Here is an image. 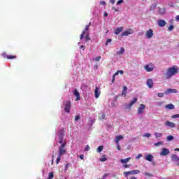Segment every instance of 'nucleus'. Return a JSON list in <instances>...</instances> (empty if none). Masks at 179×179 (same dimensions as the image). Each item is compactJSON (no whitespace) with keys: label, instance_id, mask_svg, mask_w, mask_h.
<instances>
[{"label":"nucleus","instance_id":"nucleus-58","mask_svg":"<svg viewBox=\"0 0 179 179\" xmlns=\"http://www.w3.org/2000/svg\"><path fill=\"white\" fill-rule=\"evenodd\" d=\"M141 157H142V154H138L136 159H141Z\"/></svg>","mask_w":179,"mask_h":179},{"label":"nucleus","instance_id":"nucleus-35","mask_svg":"<svg viewBox=\"0 0 179 179\" xmlns=\"http://www.w3.org/2000/svg\"><path fill=\"white\" fill-rule=\"evenodd\" d=\"M86 35H85V41H90V36H89V33H87V34H85Z\"/></svg>","mask_w":179,"mask_h":179},{"label":"nucleus","instance_id":"nucleus-40","mask_svg":"<svg viewBox=\"0 0 179 179\" xmlns=\"http://www.w3.org/2000/svg\"><path fill=\"white\" fill-rule=\"evenodd\" d=\"M93 61H96V62H99L100 59H101V57H96L95 59H92Z\"/></svg>","mask_w":179,"mask_h":179},{"label":"nucleus","instance_id":"nucleus-44","mask_svg":"<svg viewBox=\"0 0 179 179\" xmlns=\"http://www.w3.org/2000/svg\"><path fill=\"white\" fill-rule=\"evenodd\" d=\"M59 162H61V155L57 156V161H56L57 164H58Z\"/></svg>","mask_w":179,"mask_h":179},{"label":"nucleus","instance_id":"nucleus-1","mask_svg":"<svg viewBox=\"0 0 179 179\" xmlns=\"http://www.w3.org/2000/svg\"><path fill=\"white\" fill-rule=\"evenodd\" d=\"M178 67L177 66H173L169 69L166 72V76L168 79H170L171 76H174V75H177L178 73Z\"/></svg>","mask_w":179,"mask_h":179},{"label":"nucleus","instance_id":"nucleus-8","mask_svg":"<svg viewBox=\"0 0 179 179\" xmlns=\"http://www.w3.org/2000/svg\"><path fill=\"white\" fill-rule=\"evenodd\" d=\"M73 94L76 97V101H79V100H80V94L76 89L74 90Z\"/></svg>","mask_w":179,"mask_h":179},{"label":"nucleus","instance_id":"nucleus-23","mask_svg":"<svg viewBox=\"0 0 179 179\" xmlns=\"http://www.w3.org/2000/svg\"><path fill=\"white\" fill-rule=\"evenodd\" d=\"M159 13L160 14V15H164V13H165V12H166V8H164V7H163V8H160L159 9Z\"/></svg>","mask_w":179,"mask_h":179},{"label":"nucleus","instance_id":"nucleus-18","mask_svg":"<svg viewBox=\"0 0 179 179\" xmlns=\"http://www.w3.org/2000/svg\"><path fill=\"white\" fill-rule=\"evenodd\" d=\"M144 69H145L147 72H152L153 71V67H150L149 66V64H147L144 66Z\"/></svg>","mask_w":179,"mask_h":179},{"label":"nucleus","instance_id":"nucleus-9","mask_svg":"<svg viewBox=\"0 0 179 179\" xmlns=\"http://www.w3.org/2000/svg\"><path fill=\"white\" fill-rule=\"evenodd\" d=\"M170 153V150L167 148H162V150L160 152L161 156H167Z\"/></svg>","mask_w":179,"mask_h":179},{"label":"nucleus","instance_id":"nucleus-61","mask_svg":"<svg viewBox=\"0 0 179 179\" xmlns=\"http://www.w3.org/2000/svg\"><path fill=\"white\" fill-rule=\"evenodd\" d=\"M80 159H81V160H83V159H85V155H80Z\"/></svg>","mask_w":179,"mask_h":179},{"label":"nucleus","instance_id":"nucleus-24","mask_svg":"<svg viewBox=\"0 0 179 179\" xmlns=\"http://www.w3.org/2000/svg\"><path fill=\"white\" fill-rule=\"evenodd\" d=\"M156 8H157V4H152L150 7V10L153 11Z\"/></svg>","mask_w":179,"mask_h":179},{"label":"nucleus","instance_id":"nucleus-53","mask_svg":"<svg viewBox=\"0 0 179 179\" xmlns=\"http://www.w3.org/2000/svg\"><path fill=\"white\" fill-rule=\"evenodd\" d=\"M85 150L86 151L90 150V146H89V145H87Z\"/></svg>","mask_w":179,"mask_h":179},{"label":"nucleus","instance_id":"nucleus-62","mask_svg":"<svg viewBox=\"0 0 179 179\" xmlns=\"http://www.w3.org/2000/svg\"><path fill=\"white\" fill-rule=\"evenodd\" d=\"M117 150H121V147L120 146V144L117 145Z\"/></svg>","mask_w":179,"mask_h":179},{"label":"nucleus","instance_id":"nucleus-60","mask_svg":"<svg viewBox=\"0 0 179 179\" xmlns=\"http://www.w3.org/2000/svg\"><path fill=\"white\" fill-rule=\"evenodd\" d=\"M115 142L116 143V145H120V141L117 139H115Z\"/></svg>","mask_w":179,"mask_h":179},{"label":"nucleus","instance_id":"nucleus-27","mask_svg":"<svg viewBox=\"0 0 179 179\" xmlns=\"http://www.w3.org/2000/svg\"><path fill=\"white\" fill-rule=\"evenodd\" d=\"M155 138H162V136H163V134L162 133H159V132H156L155 133Z\"/></svg>","mask_w":179,"mask_h":179},{"label":"nucleus","instance_id":"nucleus-22","mask_svg":"<svg viewBox=\"0 0 179 179\" xmlns=\"http://www.w3.org/2000/svg\"><path fill=\"white\" fill-rule=\"evenodd\" d=\"M145 160H147L148 162H152V160H153V155H146Z\"/></svg>","mask_w":179,"mask_h":179},{"label":"nucleus","instance_id":"nucleus-30","mask_svg":"<svg viewBox=\"0 0 179 179\" xmlns=\"http://www.w3.org/2000/svg\"><path fill=\"white\" fill-rule=\"evenodd\" d=\"M103 149H104V146L103 145L99 146L97 148V152L100 153L101 152H103Z\"/></svg>","mask_w":179,"mask_h":179},{"label":"nucleus","instance_id":"nucleus-16","mask_svg":"<svg viewBox=\"0 0 179 179\" xmlns=\"http://www.w3.org/2000/svg\"><path fill=\"white\" fill-rule=\"evenodd\" d=\"M136 101H138V98H134L133 100L127 106L128 108H131V107H132V106H134Z\"/></svg>","mask_w":179,"mask_h":179},{"label":"nucleus","instance_id":"nucleus-7","mask_svg":"<svg viewBox=\"0 0 179 179\" xmlns=\"http://www.w3.org/2000/svg\"><path fill=\"white\" fill-rule=\"evenodd\" d=\"M145 36L147 38H152V37H153V29L146 31Z\"/></svg>","mask_w":179,"mask_h":179},{"label":"nucleus","instance_id":"nucleus-48","mask_svg":"<svg viewBox=\"0 0 179 179\" xmlns=\"http://www.w3.org/2000/svg\"><path fill=\"white\" fill-rule=\"evenodd\" d=\"M173 29H174V26L171 25V26L169 27L168 30H169V31H171V30H173Z\"/></svg>","mask_w":179,"mask_h":179},{"label":"nucleus","instance_id":"nucleus-39","mask_svg":"<svg viewBox=\"0 0 179 179\" xmlns=\"http://www.w3.org/2000/svg\"><path fill=\"white\" fill-rule=\"evenodd\" d=\"M120 73V75H124V71H122V70H120V71H117L115 73V75H119Z\"/></svg>","mask_w":179,"mask_h":179},{"label":"nucleus","instance_id":"nucleus-56","mask_svg":"<svg viewBox=\"0 0 179 179\" xmlns=\"http://www.w3.org/2000/svg\"><path fill=\"white\" fill-rule=\"evenodd\" d=\"M109 2L110 3H112V5H114V3H115V0H110Z\"/></svg>","mask_w":179,"mask_h":179},{"label":"nucleus","instance_id":"nucleus-54","mask_svg":"<svg viewBox=\"0 0 179 179\" xmlns=\"http://www.w3.org/2000/svg\"><path fill=\"white\" fill-rule=\"evenodd\" d=\"M164 93H158V97H164Z\"/></svg>","mask_w":179,"mask_h":179},{"label":"nucleus","instance_id":"nucleus-15","mask_svg":"<svg viewBox=\"0 0 179 179\" xmlns=\"http://www.w3.org/2000/svg\"><path fill=\"white\" fill-rule=\"evenodd\" d=\"M122 30H124V28L122 27H120L114 30V34L118 35L121 31H122Z\"/></svg>","mask_w":179,"mask_h":179},{"label":"nucleus","instance_id":"nucleus-46","mask_svg":"<svg viewBox=\"0 0 179 179\" xmlns=\"http://www.w3.org/2000/svg\"><path fill=\"white\" fill-rule=\"evenodd\" d=\"M65 146H66V143H62L59 149H64Z\"/></svg>","mask_w":179,"mask_h":179},{"label":"nucleus","instance_id":"nucleus-38","mask_svg":"<svg viewBox=\"0 0 179 179\" xmlns=\"http://www.w3.org/2000/svg\"><path fill=\"white\" fill-rule=\"evenodd\" d=\"M122 3H124V0H118L117 2H116V5L118 6L120 5H122Z\"/></svg>","mask_w":179,"mask_h":179},{"label":"nucleus","instance_id":"nucleus-47","mask_svg":"<svg viewBox=\"0 0 179 179\" xmlns=\"http://www.w3.org/2000/svg\"><path fill=\"white\" fill-rule=\"evenodd\" d=\"M171 118H173V119L179 118V114L173 115L171 116Z\"/></svg>","mask_w":179,"mask_h":179},{"label":"nucleus","instance_id":"nucleus-43","mask_svg":"<svg viewBox=\"0 0 179 179\" xmlns=\"http://www.w3.org/2000/svg\"><path fill=\"white\" fill-rule=\"evenodd\" d=\"M144 176H146V177H153V174L149 173H148V172H145V173H144Z\"/></svg>","mask_w":179,"mask_h":179},{"label":"nucleus","instance_id":"nucleus-6","mask_svg":"<svg viewBox=\"0 0 179 179\" xmlns=\"http://www.w3.org/2000/svg\"><path fill=\"white\" fill-rule=\"evenodd\" d=\"M101 92L100 91V87L96 86L95 87V90H94V96L96 99H99L100 97Z\"/></svg>","mask_w":179,"mask_h":179},{"label":"nucleus","instance_id":"nucleus-63","mask_svg":"<svg viewBox=\"0 0 179 179\" xmlns=\"http://www.w3.org/2000/svg\"><path fill=\"white\" fill-rule=\"evenodd\" d=\"M100 5H106V1H100Z\"/></svg>","mask_w":179,"mask_h":179},{"label":"nucleus","instance_id":"nucleus-64","mask_svg":"<svg viewBox=\"0 0 179 179\" xmlns=\"http://www.w3.org/2000/svg\"><path fill=\"white\" fill-rule=\"evenodd\" d=\"M178 20H179V15H177V16L176 17V22H178Z\"/></svg>","mask_w":179,"mask_h":179},{"label":"nucleus","instance_id":"nucleus-12","mask_svg":"<svg viewBox=\"0 0 179 179\" xmlns=\"http://www.w3.org/2000/svg\"><path fill=\"white\" fill-rule=\"evenodd\" d=\"M164 125L166 127H170V128H176V124L173 123V122H170L167 120L165 123Z\"/></svg>","mask_w":179,"mask_h":179},{"label":"nucleus","instance_id":"nucleus-4","mask_svg":"<svg viewBox=\"0 0 179 179\" xmlns=\"http://www.w3.org/2000/svg\"><path fill=\"white\" fill-rule=\"evenodd\" d=\"M64 111L66 113H70L71 111V101H66L64 105Z\"/></svg>","mask_w":179,"mask_h":179},{"label":"nucleus","instance_id":"nucleus-21","mask_svg":"<svg viewBox=\"0 0 179 179\" xmlns=\"http://www.w3.org/2000/svg\"><path fill=\"white\" fill-rule=\"evenodd\" d=\"M129 160H131V157H127L126 159H120V163L127 164V163H128V162H129Z\"/></svg>","mask_w":179,"mask_h":179},{"label":"nucleus","instance_id":"nucleus-13","mask_svg":"<svg viewBox=\"0 0 179 179\" xmlns=\"http://www.w3.org/2000/svg\"><path fill=\"white\" fill-rule=\"evenodd\" d=\"M147 85L150 89H152L153 87V80L151 78L148 79Z\"/></svg>","mask_w":179,"mask_h":179},{"label":"nucleus","instance_id":"nucleus-34","mask_svg":"<svg viewBox=\"0 0 179 179\" xmlns=\"http://www.w3.org/2000/svg\"><path fill=\"white\" fill-rule=\"evenodd\" d=\"M59 143H63L64 142V136H59Z\"/></svg>","mask_w":179,"mask_h":179},{"label":"nucleus","instance_id":"nucleus-42","mask_svg":"<svg viewBox=\"0 0 179 179\" xmlns=\"http://www.w3.org/2000/svg\"><path fill=\"white\" fill-rule=\"evenodd\" d=\"M143 136L145 138H150V136H152V134L150 133H146L143 134Z\"/></svg>","mask_w":179,"mask_h":179},{"label":"nucleus","instance_id":"nucleus-49","mask_svg":"<svg viewBox=\"0 0 179 179\" xmlns=\"http://www.w3.org/2000/svg\"><path fill=\"white\" fill-rule=\"evenodd\" d=\"M79 120H80V115H77L75 117V121H79Z\"/></svg>","mask_w":179,"mask_h":179},{"label":"nucleus","instance_id":"nucleus-55","mask_svg":"<svg viewBox=\"0 0 179 179\" xmlns=\"http://www.w3.org/2000/svg\"><path fill=\"white\" fill-rule=\"evenodd\" d=\"M2 56L3 57V58H8V55H6V53L5 52L2 54Z\"/></svg>","mask_w":179,"mask_h":179},{"label":"nucleus","instance_id":"nucleus-19","mask_svg":"<svg viewBox=\"0 0 179 179\" xmlns=\"http://www.w3.org/2000/svg\"><path fill=\"white\" fill-rule=\"evenodd\" d=\"M66 153V150L65 148H59V156H62Z\"/></svg>","mask_w":179,"mask_h":179},{"label":"nucleus","instance_id":"nucleus-25","mask_svg":"<svg viewBox=\"0 0 179 179\" xmlns=\"http://www.w3.org/2000/svg\"><path fill=\"white\" fill-rule=\"evenodd\" d=\"M106 118V114L104 113H99V120H104Z\"/></svg>","mask_w":179,"mask_h":179},{"label":"nucleus","instance_id":"nucleus-36","mask_svg":"<svg viewBox=\"0 0 179 179\" xmlns=\"http://www.w3.org/2000/svg\"><path fill=\"white\" fill-rule=\"evenodd\" d=\"M124 174L125 177H128V176L132 175V171L124 172Z\"/></svg>","mask_w":179,"mask_h":179},{"label":"nucleus","instance_id":"nucleus-51","mask_svg":"<svg viewBox=\"0 0 179 179\" xmlns=\"http://www.w3.org/2000/svg\"><path fill=\"white\" fill-rule=\"evenodd\" d=\"M124 169H129L131 167L130 164H124Z\"/></svg>","mask_w":179,"mask_h":179},{"label":"nucleus","instance_id":"nucleus-59","mask_svg":"<svg viewBox=\"0 0 179 179\" xmlns=\"http://www.w3.org/2000/svg\"><path fill=\"white\" fill-rule=\"evenodd\" d=\"M108 43H111V39H108V40L106 41V45H108Z\"/></svg>","mask_w":179,"mask_h":179},{"label":"nucleus","instance_id":"nucleus-26","mask_svg":"<svg viewBox=\"0 0 179 179\" xmlns=\"http://www.w3.org/2000/svg\"><path fill=\"white\" fill-rule=\"evenodd\" d=\"M124 52H125V49H124V48H121L119 52H117V54L119 55H122V54H124Z\"/></svg>","mask_w":179,"mask_h":179},{"label":"nucleus","instance_id":"nucleus-41","mask_svg":"<svg viewBox=\"0 0 179 179\" xmlns=\"http://www.w3.org/2000/svg\"><path fill=\"white\" fill-rule=\"evenodd\" d=\"M100 162H107V158L106 157V155H103V158H101Z\"/></svg>","mask_w":179,"mask_h":179},{"label":"nucleus","instance_id":"nucleus-28","mask_svg":"<svg viewBox=\"0 0 179 179\" xmlns=\"http://www.w3.org/2000/svg\"><path fill=\"white\" fill-rule=\"evenodd\" d=\"M173 139H174V136L171 135L166 136V141H168L169 142H170V141H173Z\"/></svg>","mask_w":179,"mask_h":179},{"label":"nucleus","instance_id":"nucleus-45","mask_svg":"<svg viewBox=\"0 0 179 179\" xmlns=\"http://www.w3.org/2000/svg\"><path fill=\"white\" fill-rule=\"evenodd\" d=\"M159 145H163V141H159L155 143V146H159Z\"/></svg>","mask_w":179,"mask_h":179},{"label":"nucleus","instance_id":"nucleus-52","mask_svg":"<svg viewBox=\"0 0 179 179\" xmlns=\"http://www.w3.org/2000/svg\"><path fill=\"white\" fill-rule=\"evenodd\" d=\"M115 74H114L113 76V78H112V83H114V82H115Z\"/></svg>","mask_w":179,"mask_h":179},{"label":"nucleus","instance_id":"nucleus-20","mask_svg":"<svg viewBox=\"0 0 179 179\" xmlns=\"http://www.w3.org/2000/svg\"><path fill=\"white\" fill-rule=\"evenodd\" d=\"M166 110H174V105L173 103H169L165 106Z\"/></svg>","mask_w":179,"mask_h":179},{"label":"nucleus","instance_id":"nucleus-11","mask_svg":"<svg viewBox=\"0 0 179 179\" xmlns=\"http://www.w3.org/2000/svg\"><path fill=\"white\" fill-rule=\"evenodd\" d=\"M134 34V31L131 29L124 31L122 32V36L123 37L124 36H129V34Z\"/></svg>","mask_w":179,"mask_h":179},{"label":"nucleus","instance_id":"nucleus-10","mask_svg":"<svg viewBox=\"0 0 179 179\" xmlns=\"http://www.w3.org/2000/svg\"><path fill=\"white\" fill-rule=\"evenodd\" d=\"M171 93H178V90L176 89H167L164 92L165 94H170Z\"/></svg>","mask_w":179,"mask_h":179},{"label":"nucleus","instance_id":"nucleus-32","mask_svg":"<svg viewBox=\"0 0 179 179\" xmlns=\"http://www.w3.org/2000/svg\"><path fill=\"white\" fill-rule=\"evenodd\" d=\"M16 59L15 55H8L7 56V59Z\"/></svg>","mask_w":179,"mask_h":179},{"label":"nucleus","instance_id":"nucleus-3","mask_svg":"<svg viewBox=\"0 0 179 179\" xmlns=\"http://www.w3.org/2000/svg\"><path fill=\"white\" fill-rule=\"evenodd\" d=\"M145 108H146V105L141 103L140 106L137 109L138 114H143V113H145Z\"/></svg>","mask_w":179,"mask_h":179},{"label":"nucleus","instance_id":"nucleus-50","mask_svg":"<svg viewBox=\"0 0 179 179\" xmlns=\"http://www.w3.org/2000/svg\"><path fill=\"white\" fill-rule=\"evenodd\" d=\"M112 10H114V12H119L120 10L118 8H116L115 7H112Z\"/></svg>","mask_w":179,"mask_h":179},{"label":"nucleus","instance_id":"nucleus-2","mask_svg":"<svg viewBox=\"0 0 179 179\" xmlns=\"http://www.w3.org/2000/svg\"><path fill=\"white\" fill-rule=\"evenodd\" d=\"M90 24H92V22H90L89 24L85 26V29L83 31L80 36V40H83V38H85V34L89 33V28L90 27Z\"/></svg>","mask_w":179,"mask_h":179},{"label":"nucleus","instance_id":"nucleus-37","mask_svg":"<svg viewBox=\"0 0 179 179\" xmlns=\"http://www.w3.org/2000/svg\"><path fill=\"white\" fill-rule=\"evenodd\" d=\"M48 178H54V172H50L48 174Z\"/></svg>","mask_w":179,"mask_h":179},{"label":"nucleus","instance_id":"nucleus-29","mask_svg":"<svg viewBox=\"0 0 179 179\" xmlns=\"http://www.w3.org/2000/svg\"><path fill=\"white\" fill-rule=\"evenodd\" d=\"M64 134H65V129H62L59 132V136H64Z\"/></svg>","mask_w":179,"mask_h":179},{"label":"nucleus","instance_id":"nucleus-57","mask_svg":"<svg viewBox=\"0 0 179 179\" xmlns=\"http://www.w3.org/2000/svg\"><path fill=\"white\" fill-rule=\"evenodd\" d=\"M106 177H108V173H104L102 176V178H106Z\"/></svg>","mask_w":179,"mask_h":179},{"label":"nucleus","instance_id":"nucleus-33","mask_svg":"<svg viewBox=\"0 0 179 179\" xmlns=\"http://www.w3.org/2000/svg\"><path fill=\"white\" fill-rule=\"evenodd\" d=\"M115 139H117V141H121V139H124V136L120 135V136H115Z\"/></svg>","mask_w":179,"mask_h":179},{"label":"nucleus","instance_id":"nucleus-5","mask_svg":"<svg viewBox=\"0 0 179 179\" xmlns=\"http://www.w3.org/2000/svg\"><path fill=\"white\" fill-rule=\"evenodd\" d=\"M171 161L175 162L177 166H179V157L176 154H173L171 156Z\"/></svg>","mask_w":179,"mask_h":179},{"label":"nucleus","instance_id":"nucleus-31","mask_svg":"<svg viewBox=\"0 0 179 179\" xmlns=\"http://www.w3.org/2000/svg\"><path fill=\"white\" fill-rule=\"evenodd\" d=\"M139 173H141V171H139V170H138V169L131 171V175H134V174H139Z\"/></svg>","mask_w":179,"mask_h":179},{"label":"nucleus","instance_id":"nucleus-17","mask_svg":"<svg viewBox=\"0 0 179 179\" xmlns=\"http://www.w3.org/2000/svg\"><path fill=\"white\" fill-rule=\"evenodd\" d=\"M128 90V87H127V86H124L123 87V90H122V96L123 97H127V92Z\"/></svg>","mask_w":179,"mask_h":179},{"label":"nucleus","instance_id":"nucleus-14","mask_svg":"<svg viewBox=\"0 0 179 179\" xmlns=\"http://www.w3.org/2000/svg\"><path fill=\"white\" fill-rule=\"evenodd\" d=\"M166 24L167 23L164 20H159L158 21V26H159V27H164Z\"/></svg>","mask_w":179,"mask_h":179}]
</instances>
